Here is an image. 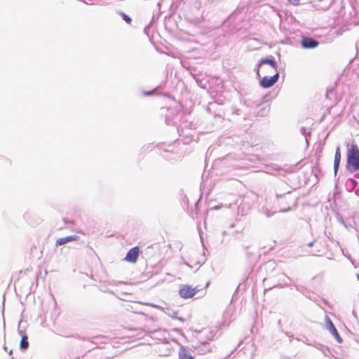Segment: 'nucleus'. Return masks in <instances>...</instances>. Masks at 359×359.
I'll return each instance as SVG.
<instances>
[{
  "label": "nucleus",
  "mask_w": 359,
  "mask_h": 359,
  "mask_svg": "<svg viewBox=\"0 0 359 359\" xmlns=\"http://www.w3.org/2000/svg\"><path fill=\"white\" fill-rule=\"evenodd\" d=\"M346 168L351 172L359 170V148L355 144L348 146Z\"/></svg>",
  "instance_id": "f03ea898"
},
{
  "label": "nucleus",
  "mask_w": 359,
  "mask_h": 359,
  "mask_svg": "<svg viewBox=\"0 0 359 359\" xmlns=\"http://www.w3.org/2000/svg\"><path fill=\"white\" fill-rule=\"evenodd\" d=\"M43 255V248L39 245H33L30 248V256L39 259Z\"/></svg>",
  "instance_id": "0eeeda50"
},
{
  "label": "nucleus",
  "mask_w": 359,
  "mask_h": 359,
  "mask_svg": "<svg viewBox=\"0 0 359 359\" xmlns=\"http://www.w3.org/2000/svg\"><path fill=\"white\" fill-rule=\"evenodd\" d=\"M326 325H327V329L334 337L336 340L339 343H341L343 341V340H342L341 337H340L339 334L338 333L337 330L336 329L333 323L329 318H326Z\"/></svg>",
  "instance_id": "39448f33"
},
{
  "label": "nucleus",
  "mask_w": 359,
  "mask_h": 359,
  "mask_svg": "<svg viewBox=\"0 0 359 359\" xmlns=\"http://www.w3.org/2000/svg\"><path fill=\"white\" fill-rule=\"evenodd\" d=\"M121 16H122V18L128 23V24H130L131 22H132V20L131 18L127 15L126 14L122 13H121Z\"/></svg>",
  "instance_id": "f8f14e48"
},
{
  "label": "nucleus",
  "mask_w": 359,
  "mask_h": 359,
  "mask_svg": "<svg viewBox=\"0 0 359 359\" xmlns=\"http://www.w3.org/2000/svg\"><path fill=\"white\" fill-rule=\"evenodd\" d=\"M341 151L339 147H337L336 149L335 154H334V175H336L341 162Z\"/></svg>",
  "instance_id": "6e6552de"
},
{
  "label": "nucleus",
  "mask_w": 359,
  "mask_h": 359,
  "mask_svg": "<svg viewBox=\"0 0 359 359\" xmlns=\"http://www.w3.org/2000/svg\"><path fill=\"white\" fill-rule=\"evenodd\" d=\"M179 359H194V358L186 349H182L179 353Z\"/></svg>",
  "instance_id": "9d476101"
},
{
  "label": "nucleus",
  "mask_w": 359,
  "mask_h": 359,
  "mask_svg": "<svg viewBox=\"0 0 359 359\" xmlns=\"http://www.w3.org/2000/svg\"><path fill=\"white\" fill-rule=\"evenodd\" d=\"M29 346L28 337L26 335L22 337L20 340V347L22 349H27Z\"/></svg>",
  "instance_id": "9b49d317"
},
{
  "label": "nucleus",
  "mask_w": 359,
  "mask_h": 359,
  "mask_svg": "<svg viewBox=\"0 0 359 359\" xmlns=\"http://www.w3.org/2000/svg\"><path fill=\"white\" fill-rule=\"evenodd\" d=\"M199 291L197 287H192L189 285H182L179 290V294L184 299L193 297Z\"/></svg>",
  "instance_id": "7ed1b4c3"
},
{
  "label": "nucleus",
  "mask_w": 359,
  "mask_h": 359,
  "mask_svg": "<svg viewBox=\"0 0 359 359\" xmlns=\"http://www.w3.org/2000/svg\"><path fill=\"white\" fill-rule=\"evenodd\" d=\"M302 46L306 49L315 48L318 46L319 43L318 41L311 37H303L302 40Z\"/></svg>",
  "instance_id": "423d86ee"
},
{
  "label": "nucleus",
  "mask_w": 359,
  "mask_h": 359,
  "mask_svg": "<svg viewBox=\"0 0 359 359\" xmlns=\"http://www.w3.org/2000/svg\"><path fill=\"white\" fill-rule=\"evenodd\" d=\"M140 253V249L138 246L131 248L126 254L124 260L130 263H136Z\"/></svg>",
  "instance_id": "20e7f679"
},
{
  "label": "nucleus",
  "mask_w": 359,
  "mask_h": 359,
  "mask_svg": "<svg viewBox=\"0 0 359 359\" xmlns=\"http://www.w3.org/2000/svg\"><path fill=\"white\" fill-rule=\"evenodd\" d=\"M79 240V237L77 236H69L64 238H60L56 240L55 245H62L69 242L76 241Z\"/></svg>",
  "instance_id": "1a4fd4ad"
},
{
  "label": "nucleus",
  "mask_w": 359,
  "mask_h": 359,
  "mask_svg": "<svg viewBox=\"0 0 359 359\" xmlns=\"http://www.w3.org/2000/svg\"><path fill=\"white\" fill-rule=\"evenodd\" d=\"M260 72L264 75L260 79V85L263 88H270L277 82L279 74L277 71L276 62L273 59L260 60L257 71V74L259 78L261 77Z\"/></svg>",
  "instance_id": "f257e3e1"
},
{
  "label": "nucleus",
  "mask_w": 359,
  "mask_h": 359,
  "mask_svg": "<svg viewBox=\"0 0 359 359\" xmlns=\"http://www.w3.org/2000/svg\"><path fill=\"white\" fill-rule=\"evenodd\" d=\"M288 2L293 6H298L300 4L301 0H287Z\"/></svg>",
  "instance_id": "ddd939ff"
}]
</instances>
